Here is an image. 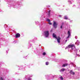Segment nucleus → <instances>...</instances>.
<instances>
[{
  "label": "nucleus",
  "instance_id": "obj_1",
  "mask_svg": "<svg viewBox=\"0 0 80 80\" xmlns=\"http://www.w3.org/2000/svg\"><path fill=\"white\" fill-rule=\"evenodd\" d=\"M52 35L53 38H56V39H57V40L58 43H59L60 42V40L61 39L59 37H57V36L54 33H53Z\"/></svg>",
  "mask_w": 80,
  "mask_h": 80
},
{
  "label": "nucleus",
  "instance_id": "obj_11",
  "mask_svg": "<svg viewBox=\"0 0 80 80\" xmlns=\"http://www.w3.org/2000/svg\"><path fill=\"white\" fill-rule=\"evenodd\" d=\"M64 19H68V17H67V16H64Z\"/></svg>",
  "mask_w": 80,
  "mask_h": 80
},
{
  "label": "nucleus",
  "instance_id": "obj_10",
  "mask_svg": "<svg viewBox=\"0 0 80 80\" xmlns=\"http://www.w3.org/2000/svg\"><path fill=\"white\" fill-rule=\"evenodd\" d=\"M65 68H62V69L60 70V72H64V71H65Z\"/></svg>",
  "mask_w": 80,
  "mask_h": 80
},
{
  "label": "nucleus",
  "instance_id": "obj_5",
  "mask_svg": "<svg viewBox=\"0 0 80 80\" xmlns=\"http://www.w3.org/2000/svg\"><path fill=\"white\" fill-rule=\"evenodd\" d=\"M68 37H67V38H68L70 37V35H71V34H70V31H68Z\"/></svg>",
  "mask_w": 80,
  "mask_h": 80
},
{
  "label": "nucleus",
  "instance_id": "obj_18",
  "mask_svg": "<svg viewBox=\"0 0 80 80\" xmlns=\"http://www.w3.org/2000/svg\"><path fill=\"white\" fill-rule=\"evenodd\" d=\"M48 23L49 25H52V22H49Z\"/></svg>",
  "mask_w": 80,
  "mask_h": 80
},
{
  "label": "nucleus",
  "instance_id": "obj_16",
  "mask_svg": "<svg viewBox=\"0 0 80 80\" xmlns=\"http://www.w3.org/2000/svg\"><path fill=\"white\" fill-rule=\"evenodd\" d=\"M43 55H46V53L45 52H43L42 53Z\"/></svg>",
  "mask_w": 80,
  "mask_h": 80
},
{
  "label": "nucleus",
  "instance_id": "obj_4",
  "mask_svg": "<svg viewBox=\"0 0 80 80\" xmlns=\"http://www.w3.org/2000/svg\"><path fill=\"white\" fill-rule=\"evenodd\" d=\"M73 47H74V48H75V46H74V45H69L68 47H66L65 48V49H68V48H72V49L73 50Z\"/></svg>",
  "mask_w": 80,
  "mask_h": 80
},
{
  "label": "nucleus",
  "instance_id": "obj_2",
  "mask_svg": "<svg viewBox=\"0 0 80 80\" xmlns=\"http://www.w3.org/2000/svg\"><path fill=\"white\" fill-rule=\"evenodd\" d=\"M44 33L46 37H48L49 36V31H46L44 32Z\"/></svg>",
  "mask_w": 80,
  "mask_h": 80
},
{
  "label": "nucleus",
  "instance_id": "obj_12",
  "mask_svg": "<svg viewBox=\"0 0 80 80\" xmlns=\"http://www.w3.org/2000/svg\"><path fill=\"white\" fill-rule=\"evenodd\" d=\"M63 23L62 24L61 26V27H60L61 28H63Z\"/></svg>",
  "mask_w": 80,
  "mask_h": 80
},
{
  "label": "nucleus",
  "instance_id": "obj_22",
  "mask_svg": "<svg viewBox=\"0 0 80 80\" xmlns=\"http://www.w3.org/2000/svg\"><path fill=\"white\" fill-rule=\"evenodd\" d=\"M75 38H76V39H77V36H75Z\"/></svg>",
  "mask_w": 80,
  "mask_h": 80
},
{
  "label": "nucleus",
  "instance_id": "obj_9",
  "mask_svg": "<svg viewBox=\"0 0 80 80\" xmlns=\"http://www.w3.org/2000/svg\"><path fill=\"white\" fill-rule=\"evenodd\" d=\"M68 65V64L67 63L64 64L62 65V67H66V66H67Z\"/></svg>",
  "mask_w": 80,
  "mask_h": 80
},
{
  "label": "nucleus",
  "instance_id": "obj_6",
  "mask_svg": "<svg viewBox=\"0 0 80 80\" xmlns=\"http://www.w3.org/2000/svg\"><path fill=\"white\" fill-rule=\"evenodd\" d=\"M20 37V34L19 33H18L16 35V37L17 38Z\"/></svg>",
  "mask_w": 80,
  "mask_h": 80
},
{
  "label": "nucleus",
  "instance_id": "obj_15",
  "mask_svg": "<svg viewBox=\"0 0 80 80\" xmlns=\"http://www.w3.org/2000/svg\"><path fill=\"white\" fill-rule=\"evenodd\" d=\"M50 10L48 12L49 16H50Z\"/></svg>",
  "mask_w": 80,
  "mask_h": 80
},
{
  "label": "nucleus",
  "instance_id": "obj_20",
  "mask_svg": "<svg viewBox=\"0 0 80 80\" xmlns=\"http://www.w3.org/2000/svg\"><path fill=\"white\" fill-rule=\"evenodd\" d=\"M76 56H78V57H80V55L79 54H76Z\"/></svg>",
  "mask_w": 80,
  "mask_h": 80
},
{
  "label": "nucleus",
  "instance_id": "obj_13",
  "mask_svg": "<svg viewBox=\"0 0 80 80\" xmlns=\"http://www.w3.org/2000/svg\"><path fill=\"white\" fill-rule=\"evenodd\" d=\"M47 21L49 22H50V20L48 19H47Z\"/></svg>",
  "mask_w": 80,
  "mask_h": 80
},
{
  "label": "nucleus",
  "instance_id": "obj_19",
  "mask_svg": "<svg viewBox=\"0 0 80 80\" xmlns=\"http://www.w3.org/2000/svg\"><path fill=\"white\" fill-rule=\"evenodd\" d=\"M60 78L61 79V80H63V78H62V77H60Z\"/></svg>",
  "mask_w": 80,
  "mask_h": 80
},
{
  "label": "nucleus",
  "instance_id": "obj_17",
  "mask_svg": "<svg viewBox=\"0 0 80 80\" xmlns=\"http://www.w3.org/2000/svg\"><path fill=\"white\" fill-rule=\"evenodd\" d=\"M71 65H73V66L74 67V64H73V62H71Z\"/></svg>",
  "mask_w": 80,
  "mask_h": 80
},
{
  "label": "nucleus",
  "instance_id": "obj_24",
  "mask_svg": "<svg viewBox=\"0 0 80 80\" xmlns=\"http://www.w3.org/2000/svg\"><path fill=\"white\" fill-rule=\"evenodd\" d=\"M59 17H61V16L60 15V16H59Z\"/></svg>",
  "mask_w": 80,
  "mask_h": 80
},
{
  "label": "nucleus",
  "instance_id": "obj_25",
  "mask_svg": "<svg viewBox=\"0 0 80 80\" xmlns=\"http://www.w3.org/2000/svg\"><path fill=\"white\" fill-rule=\"evenodd\" d=\"M67 40H66V42H67Z\"/></svg>",
  "mask_w": 80,
  "mask_h": 80
},
{
  "label": "nucleus",
  "instance_id": "obj_14",
  "mask_svg": "<svg viewBox=\"0 0 80 80\" xmlns=\"http://www.w3.org/2000/svg\"><path fill=\"white\" fill-rule=\"evenodd\" d=\"M48 64H49L48 62H46V65H48Z\"/></svg>",
  "mask_w": 80,
  "mask_h": 80
},
{
  "label": "nucleus",
  "instance_id": "obj_21",
  "mask_svg": "<svg viewBox=\"0 0 80 80\" xmlns=\"http://www.w3.org/2000/svg\"><path fill=\"white\" fill-rule=\"evenodd\" d=\"M28 80H32V79H31V78H28Z\"/></svg>",
  "mask_w": 80,
  "mask_h": 80
},
{
  "label": "nucleus",
  "instance_id": "obj_23",
  "mask_svg": "<svg viewBox=\"0 0 80 80\" xmlns=\"http://www.w3.org/2000/svg\"><path fill=\"white\" fill-rule=\"evenodd\" d=\"M3 78H1V80H3Z\"/></svg>",
  "mask_w": 80,
  "mask_h": 80
},
{
  "label": "nucleus",
  "instance_id": "obj_3",
  "mask_svg": "<svg viewBox=\"0 0 80 80\" xmlns=\"http://www.w3.org/2000/svg\"><path fill=\"white\" fill-rule=\"evenodd\" d=\"M58 25V23L56 22L55 21L53 22V27L54 28H57V25Z\"/></svg>",
  "mask_w": 80,
  "mask_h": 80
},
{
  "label": "nucleus",
  "instance_id": "obj_26",
  "mask_svg": "<svg viewBox=\"0 0 80 80\" xmlns=\"http://www.w3.org/2000/svg\"><path fill=\"white\" fill-rule=\"evenodd\" d=\"M79 52H80V50L79 51Z\"/></svg>",
  "mask_w": 80,
  "mask_h": 80
},
{
  "label": "nucleus",
  "instance_id": "obj_7",
  "mask_svg": "<svg viewBox=\"0 0 80 80\" xmlns=\"http://www.w3.org/2000/svg\"><path fill=\"white\" fill-rule=\"evenodd\" d=\"M70 73L72 74V75H74L75 74V72H73L72 70H71L70 72Z\"/></svg>",
  "mask_w": 80,
  "mask_h": 80
},
{
  "label": "nucleus",
  "instance_id": "obj_8",
  "mask_svg": "<svg viewBox=\"0 0 80 80\" xmlns=\"http://www.w3.org/2000/svg\"><path fill=\"white\" fill-rule=\"evenodd\" d=\"M80 43V41H79L77 40V42H75V44H76L77 45H79V44Z\"/></svg>",
  "mask_w": 80,
  "mask_h": 80
}]
</instances>
